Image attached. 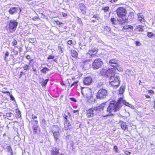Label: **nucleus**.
Wrapping results in <instances>:
<instances>
[{
	"label": "nucleus",
	"mask_w": 155,
	"mask_h": 155,
	"mask_svg": "<svg viewBox=\"0 0 155 155\" xmlns=\"http://www.w3.org/2000/svg\"><path fill=\"white\" fill-rule=\"evenodd\" d=\"M123 104L128 106L131 108H132L134 106L133 105L129 104V103L127 102L124 100L123 98L120 97L119 99L117 102L115 101H112L110 102L108 106L107 107L106 111L108 113V114L106 115H103V117H107L109 116H113L114 114H110L112 112H116L119 110Z\"/></svg>",
	"instance_id": "nucleus-1"
},
{
	"label": "nucleus",
	"mask_w": 155,
	"mask_h": 155,
	"mask_svg": "<svg viewBox=\"0 0 155 155\" xmlns=\"http://www.w3.org/2000/svg\"><path fill=\"white\" fill-rule=\"evenodd\" d=\"M18 22L15 20H11L8 21L7 25V30L10 33H13L16 30Z\"/></svg>",
	"instance_id": "nucleus-2"
},
{
	"label": "nucleus",
	"mask_w": 155,
	"mask_h": 155,
	"mask_svg": "<svg viewBox=\"0 0 155 155\" xmlns=\"http://www.w3.org/2000/svg\"><path fill=\"white\" fill-rule=\"evenodd\" d=\"M116 12L117 16L119 17L117 18V21L120 23L123 18L125 17L127 13L126 10L124 8L120 7L117 8Z\"/></svg>",
	"instance_id": "nucleus-3"
},
{
	"label": "nucleus",
	"mask_w": 155,
	"mask_h": 155,
	"mask_svg": "<svg viewBox=\"0 0 155 155\" xmlns=\"http://www.w3.org/2000/svg\"><path fill=\"white\" fill-rule=\"evenodd\" d=\"M118 75H114L110 78V84L114 87V88L116 89L119 86L120 81V77Z\"/></svg>",
	"instance_id": "nucleus-4"
},
{
	"label": "nucleus",
	"mask_w": 155,
	"mask_h": 155,
	"mask_svg": "<svg viewBox=\"0 0 155 155\" xmlns=\"http://www.w3.org/2000/svg\"><path fill=\"white\" fill-rule=\"evenodd\" d=\"M108 92L107 90L101 88L98 90L96 94V98L98 99L102 100L106 97L107 96Z\"/></svg>",
	"instance_id": "nucleus-5"
},
{
	"label": "nucleus",
	"mask_w": 155,
	"mask_h": 155,
	"mask_svg": "<svg viewBox=\"0 0 155 155\" xmlns=\"http://www.w3.org/2000/svg\"><path fill=\"white\" fill-rule=\"evenodd\" d=\"M119 61L115 59H112L109 60V64L116 69L118 71H122V69L120 67Z\"/></svg>",
	"instance_id": "nucleus-6"
},
{
	"label": "nucleus",
	"mask_w": 155,
	"mask_h": 155,
	"mask_svg": "<svg viewBox=\"0 0 155 155\" xmlns=\"http://www.w3.org/2000/svg\"><path fill=\"white\" fill-rule=\"evenodd\" d=\"M134 14L133 12H130L128 15L127 17H126L125 15V17H124L122 21L120 22L121 24H123L125 22L132 23L134 21Z\"/></svg>",
	"instance_id": "nucleus-7"
},
{
	"label": "nucleus",
	"mask_w": 155,
	"mask_h": 155,
	"mask_svg": "<svg viewBox=\"0 0 155 155\" xmlns=\"http://www.w3.org/2000/svg\"><path fill=\"white\" fill-rule=\"evenodd\" d=\"M103 64V62L100 58H97L94 60L92 63V67L94 69L100 68Z\"/></svg>",
	"instance_id": "nucleus-8"
},
{
	"label": "nucleus",
	"mask_w": 155,
	"mask_h": 155,
	"mask_svg": "<svg viewBox=\"0 0 155 155\" xmlns=\"http://www.w3.org/2000/svg\"><path fill=\"white\" fill-rule=\"evenodd\" d=\"M105 106V103H103L93 107L96 114L103 111Z\"/></svg>",
	"instance_id": "nucleus-9"
},
{
	"label": "nucleus",
	"mask_w": 155,
	"mask_h": 155,
	"mask_svg": "<svg viewBox=\"0 0 155 155\" xmlns=\"http://www.w3.org/2000/svg\"><path fill=\"white\" fill-rule=\"evenodd\" d=\"M21 11V9L19 7H13L10 8L8 12L11 15H13L18 13H19Z\"/></svg>",
	"instance_id": "nucleus-10"
},
{
	"label": "nucleus",
	"mask_w": 155,
	"mask_h": 155,
	"mask_svg": "<svg viewBox=\"0 0 155 155\" xmlns=\"http://www.w3.org/2000/svg\"><path fill=\"white\" fill-rule=\"evenodd\" d=\"M97 51L98 49L97 48H93L87 53V56L90 58L95 57V55L97 54Z\"/></svg>",
	"instance_id": "nucleus-11"
},
{
	"label": "nucleus",
	"mask_w": 155,
	"mask_h": 155,
	"mask_svg": "<svg viewBox=\"0 0 155 155\" xmlns=\"http://www.w3.org/2000/svg\"><path fill=\"white\" fill-rule=\"evenodd\" d=\"M86 116L88 118L93 117L96 114L93 107L86 110Z\"/></svg>",
	"instance_id": "nucleus-12"
},
{
	"label": "nucleus",
	"mask_w": 155,
	"mask_h": 155,
	"mask_svg": "<svg viewBox=\"0 0 155 155\" xmlns=\"http://www.w3.org/2000/svg\"><path fill=\"white\" fill-rule=\"evenodd\" d=\"M115 69L113 68H109L105 71V74L108 77H110L111 78V77L114 76V75H116L114 73Z\"/></svg>",
	"instance_id": "nucleus-13"
},
{
	"label": "nucleus",
	"mask_w": 155,
	"mask_h": 155,
	"mask_svg": "<svg viewBox=\"0 0 155 155\" xmlns=\"http://www.w3.org/2000/svg\"><path fill=\"white\" fill-rule=\"evenodd\" d=\"M34 134H39L41 131V129L38 125L33 124L31 125Z\"/></svg>",
	"instance_id": "nucleus-14"
},
{
	"label": "nucleus",
	"mask_w": 155,
	"mask_h": 155,
	"mask_svg": "<svg viewBox=\"0 0 155 155\" xmlns=\"http://www.w3.org/2000/svg\"><path fill=\"white\" fill-rule=\"evenodd\" d=\"M93 82V78L91 76L85 77L83 80V84L86 85H90Z\"/></svg>",
	"instance_id": "nucleus-15"
},
{
	"label": "nucleus",
	"mask_w": 155,
	"mask_h": 155,
	"mask_svg": "<svg viewBox=\"0 0 155 155\" xmlns=\"http://www.w3.org/2000/svg\"><path fill=\"white\" fill-rule=\"evenodd\" d=\"M78 8L81 10L83 14H85L86 13V7L85 5L82 3H80L78 5Z\"/></svg>",
	"instance_id": "nucleus-16"
},
{
	"label": "nucleus",
	"mask_w": 155,
	"mask_h": 155,
	"mask_svg": "<svg viewBox=\"0 0 155 155\" xmlns=\"http://www.w3.org/2000/svg\"><path fill=\"white\" fill-rule=\"evenodd\" d=\"M59 149L58 147H53L51 151L52 155H57L58 154H59V155H64V154H61L59 152Z\"/></svg>",
	"instance_id": "nucleus-17"
},
{
	"label": "nucleus",
	"mask_w": 155,
	"mask_h": 155,
	"mask_svg": "<svg viewBox=\"0 0 155 155\" xmlns=\"http://www.w3.org/2000/svg\"><path fill=\"white\" fill-rule=\"evenodd\" d=\"M138 17L137 20L141 23H143L145 22V20L144 19V16L141 13H138L137 14Z\"/></svg>",
	"instance_id": "nucleus-18"
},
{
	"label": "nucleus",
	"mask_w": 155,
	"mask_h": 155,
	"mask_svg": "<svg viewBox=\"0 0 155 155\" xmlns=\"http://www.w3.org/2000/svg\"><path fill=\"white\" fill-rule=\"evenodd\" d=\"M52 132L54 137V140L59 138L60 134L58 130H57V131H54V130H52Z\"/></svg>",
	"instance_id": "nucleus-19"
},
{
	"label": "nucleus",
	"mask_w": 155,
	"mask_h": 155,
	"mask_svg": "<svg viewBox=\"0 0 155 155\" xmlns=\"http://www.w3.org/2000/svg\"><path fill=\"white\" fill-rule=\"evenodd\" d=\"M70 54L71 56L74 58H76L78 55V53L75 50H71V51Z\"/></svg>",
	"instance_id": "nucleus-20"
},
{
	"label": "nucleus",
	"mask_w": 155,
	"mask_h": 155,
	"mask_svg": "<svg viewBox=\"0 0 155 155\" xmlns=\"http://www.w3.org/2000/svg\"><path fill=\"white\" fill-rule=\"evenodd\" d=\"M144 26L142 25H139L137 26L135 30L137 31H143Z\"/></svg>",
	"instance_id": "nucleus-21"
},
{
	"label": "nucleus",
	"mask_w": 155,
	"mask_h": 155,
	"mask_svg": "<svg viewBox=\"0 0 155 155\" xmlns=\"http://www.w3.org/2000/svg\"><path fill=\"white\" fill-rule=\"evenodd\" d=\"M55 56L54 55L50 54L47 58V61H48L50 59H53V61L54 62H57V59H54Z\"/></svg>",
	"instance_id": "nucleus-22"
},
{
	"label": "nucleus",
	"mask_w": 155,
	"mask_h": 155,
	"mask_svg": "<svg viewBox=\"0 0 155 155\" xmlns=\"http://www.w3.org/2000/svg\"><path fill=\"white\" fill-rule=\"evenodd\" d=\"M49 71H50L49 69L47 67H45L43 68L40 71L41 73L45 74Z\"/></svg>",
	"instance_id": "nucleus-23"
},
{
	"label": "nucleus",
	"mask_w": 155,
	"mask_h": 155,
	"mask_svg": "<svg viewBox=\"0 0 155 155\" xmlns=\"http://www.w3.org/2000/svg\"><path fill=\"white\" fill-rule=\"evenodd\" d=\"M125 86L124 85H123L120 87L119 90V94H122L124 92L125 89Z\"/></svg>",
	"instance_id": "nucleus-24"
},
{
	"label": "nucleus",
	"mask_w": 155,
	"mask_h": 155,
	"mask_svg": "<svg viewBox=\"0 0 155 155\" xmlns=\"http://www.w3.org/2000/svg\"><path fill=\"white\" fill-rule=\"evenodd\" d=\"M49 81L48 79H47L45 80H44V79H43V81L41 82V85L42 87H45L46 85H47V84Z\"/></svg>",
	"instance_id": "nucleus-25"
},
{
	"label": "nucleus",
	"mask_w": 155,
	"mask_h": 155,
	"mask_svg": "<svg viewBox=\"0 0 155 155\" xmlns=\"http://www.w3.org/2000/svg\"><path fill=\"white\" fill-rule=\"evenodd\" d=\"M120 127L121 129L125 131L126 130H127L128 127L126 124V122L125 123L123 124H120Z\"/></svg>",
	"instance_id": "nucleus-26"
},
{
	"label": "nucleus",
	"mask_w": 155,
	"mask_h": 155,
	"mask_svg": "<svg viewBox=\"0 0 155 155\" xmlns=\"http://www.w3.org/2000/svg\"><path fill=\"white\" fill-rule=\"evenodd\" d=\"M78 81H76L73 83L71 86V87H73V88L76 87L78 85Z\"/></svg>",
	"instance_id": "nucleus-27"
},
{
	"label": "nucleus",
	"mask_w": 155,
	"mask_h": 155,
	"mask_svg": "<svg viewBox=\"0 0 155 155\" xmlns=\"http://www.w3.org/2000/svg\"><path fill=\"white\" fill-rule=\"evenodd\" d=\"M9 52L8 51H6V52L5 54V56L4 57V59L5 62H7L8 61V60L7 58L9 55Z\"/></svg>",
	"instance_id": "nucleus-28"
},
{
	"label": "nucleus",
	"mask_w": 155,
	"mask_h": 155,
	"mask_svg": "<svg viewBox=\"0 0 155 155\" xmlns=\"http://www.w3.org/2000/svg\"><path fill=\"white\" fill-rule=\"evenodd\" d=\"M7 151L11 153V155H13V153L12 152V150L11 147L10 146H8L7 147Z\"/></svg>",
	"instance_id": "nucleus-29"
},
{
	"label": "nucleus",
	"mask_w": 155,
	"mask_h": 155,
	"mask_svg": "<svg viewBox=\"0 0 155 155\" xmlns=\"http://www.w3.org/2000/svg\"><path fill=\"white\" fill-rule=\"evenodd\" d=\"M54 140L55 142V143L57 144L58 146H59L60 145L61 143V141L59 138Z\"/></svg>",
	"instance_id": "nucleus-30"
},
{
	"label": "nucleus",
	"mask_w": 155,
	"mask_h": 155,
	"mask_svg": "<svg viewBox=\"0 0 155 155\" xmlns=\"http://www.w3.org/2000/svg\"><path fill=\"white\" fill-rule=\"evenodd\" d=\"M103 28L105 31L107 32H109L111 30L110 28L108 26H104Z\"/></svg>",
	"instance_id": "nucleus-31"
},
{
	"label": "nucleus",
	"mask_w": 155,
	"mask_h": 155,
	"mask_svg": "<svg viewBox=\"0 0 155 155\" xmlns=\"http://www.w3.org/2000/svg\"><path fill=\"white\" fill-rule=\"evenodd\" d=\"M103 85V83L102 82H99L97 83L96 85L97 88H99L100 87H102Z\"/></svg>",
	"instance_id": "nucleus-32"
},
{
	"label": "nucleus",
	"mask_w": 155,
	"mask_h": 155,
	"mask_svg": "<svg viewBox=\"0 0 155 155\" xmlns=\"http://www.w3.org/2000/svg\"><path fill=\"white\" fill-rule=\"evenodd\" d=\"M41 127H45L46 125V121L44 119H42L41 122Z\"/></svg>",
	"instance_id": "nucleus-33"
},
{
	"label": "nucleus",
	"mask_w": 155,
	"mask_h": 155,
	"mask_svg": "<svg viewBox=\"0 0 155 155\" xmlns=\"http://www.w3.org/2000/svg\"><path fill=\"white\" fill-rule=\"evenodd\" d=\"M147 36L149 38H152L153 37L155 36V35L153 33L151 32H147Z\"/></svg>",
	"instance_id": "nucleus-34"
},
{
	"label": "nucleus",
	"mask_w": 155,
	"mask_h": 155,
	"mask_svg": "<svg viewBox=\"0 0 155 155\" xmlns=\"http://www.w3.org/2000/svg\"><path fill=\"white\" fill-rule=\"evenodd\" d=\"M129 28L132 29L133 28V27L132 26L127 25L124 26L123 28V29H129Z\"/></svg>",
	"instance_id": "nucleus-35"
},
{
	"label": "nucleus",
	"mask_w": 155,
	"mask_h": 155,
	"mask_svg": "<svg viewBox=\"0 0 155 155\" xmlns=\"http://www.w3.org/2000/svg\"><path fill=\"white\" fill-rule=\"evenodd\" d=\"M110 21L111 22L112 24H113L114 25H116L117 24V21L114 18H111L110 19Z\"/></svg>",
	"instance_id": "nucleus-36"
},
{
	"label": "nucleus",
	"mask_w": 155,
	"mask_h": 155,
	"mask_svg": "<svg viewBox=\"0 0 155 155\" xmlns=\"http://www.w3.org/2000/svg\"><path fill=\"white\" fill-rule=\"evenodd\" d=\"M23 68L24 70L27 71L29 70L30 68V66L29 65L25 64V65L23 66Z\"/></svg>",
	"instance_id": "nucleus-37"
},
{
	"label": "nucleus",
	"mask_w": 155,
	"mask_h": 155,
	"mask_svg": "<svg viewBox=\"0 0 155 155\" xmlns=\"http://www.w3.org/2000/svg\"><path fill=\"white\" fill-rule=\"evenodd\" d=\"M64 121V124L65 126H67V127H69L71 125V124L70 123L69 121L68 120L66 121Z\"/></svg>",
	"instance_id": "nucleus-38"
},
{
	"label": "nucleus",
	"mask_w": 155,
	"mask_h": 155,
	"mask_svg": "<svg viewBox=\"0 0 155 155\" xmlns=\"http://www.w3.org/2000/svg\"><path fill=\"white\" fill-rule=\"evenodd\" d=\"M102 9L103 10H104V12H107L109 10V7L108 6L103 7L102 8Z\"/></svg>",
	"instance_id": "nucleus-39"
},
{
	"label": "nucleus",
	"mask_w": 155,
	"mask_h": 155,
	"mask_svg": "<svg viewBox=\"0 0 155 155\" xmlns=\"http://www.w3.org/2000/svg\"><path fill=\"white\" fill-rule=\"evenodd\" d=\"M114 151L116 153H119V150L118 149L117 147L116 146H114Z\"/></svg>",
	"instance_id": "nucleus-40"
},
{
	"label": "nucleus",
	"mask_w": 155,
	"mask_h": 155,
	"mask_svg": "<svg viewBox=\"0 0 155 155\" xmlns=\"http://www.w3.org/2000/svg\"><path fill=\"white\" fill-rule=\"evenodd\" d=\"M7 93H9L10 94V97L11 99V100L12 101H15V98H14L13 96L12 95V94H10V93L9 91L6 92Z\"/></svg>",
	"instance_id": "nucleus-41"
},
{
	"label": "nucleus",
	"mask_w": 155,
	"mask_h": 155,
	"mask_svg": "<svg viewBox=\"0 0 155 155\" xmlns=\"http://www.w3.org/2000/svg\"><path fill=\"white\" fill-rule=\"evenodd\" d=\"M38 121L36 120H33V121L32 122L31 124L33 125V124H37L38 125Z\"/></svg>",
	"instance_id": "nucleus-42"
},
{
	"label": "nucleus",
	"mask_w": 155,
	"mask_h": 155,
	"mask_svg": "<svg viewBox=\"0 0 155 155\" xmlns=\"http://www.w3.org/2000/svg\"><path fill=\"white\" fill-rule=\"evenodd\" d=\"M93 18H94L97 20H98L100 18V17L98 14L93 15Z\"/></svg>",
	"instance_id": "nucleus-43"
},
{
	"label": "nucleus",
	"mask_w": 155,
	"mask_h": 155,
	"mask_svg": "<svg viewBox=\"0 0 155 155\" xmlns=\"http://www.w3.org/2000/svg\"><path fill=\"white\" fill-rule=\"evenodd\" d=\"M32 68L33 70V71H34V73L35 74H36L37 73V69L34 66H33L32 67Z\"/></svg>",
	"instance_id": "nucleus-44"
},
{
	"label": "nucleus",
	"mask_w": 155,
	"mask_h": 155,
	"mask_svg": "<svg viewBox=\"0 0 155 155\" xmlns=\"http://www.w3.org/2000/svg\"><path fill=\"white\" fill-rule=\"evenodd\" d=\"M62 116L65 119V121H66L68 120L67 119L68 116L65 114H63Z\"/></svg>",
	"instance_id": "nucleus-45"
},
{
	"label": "nucleus",
	"mask_w": 155,
	"mask_h": 155,
	"mask_svg": "<svg viewBox=\"0 0 155 155\" xmlns=\"http://www.w3.org/2000/svg\"><path fill=\"white\" fill-rule=\"evenodd\" d=\"M12 113L9 112L6 113V116L8 117H11L12 116Z\"/></svg>",
	"instance_id": "nucleus-46"
},
{
	"label": "nucleus",
	"mask_w": 155,
	"mask_h": 155,
	"mask_svg": "<svg viewBox=\"0 0 155 155\" xmlns=\"http://www.w3.org/2000/svg\"><path fill=\"white\" fill-rule=\"evenodd\" d=\"M135 44L137 46H139L141 45V44L138 41H135Z\"/></svg>",
	"instance_id": "nucleus-47"
},
{
	"label": "nucleus",
	"mask_w": 155,
	"mask_h": 155,
	"mask_svg": "<svg viewBox=\"0 0 155 155\" xmlns=\"http://www.w3.org/2000/svg\"><path fill=\"white\" fill-rule=\"evenodd\" d=\"M69 99L71 101H72L74 102H76L77 101L75 98L74 97H70Z\"/></svg>",
	"instance_id": "nucleus-48"
},
{
	"label": "nucleus",
	"mask_w": 155,
	"mask_h": 155,
	"mask_svg": "<svg viewBox=\"0 0 155 155\" xmlns=\"http://www.w3.org/2000/svg\"><path fill=\"white\" fill-rule=\"evenodd\" d=\"M73 143L72 142H70L69 143H68V145H67V147H73Z\"/></svg>",
	"instance_id": "nucleus-49"
},
{
	"label": "nucleus",
	"mask_w": 155,
	"mask_h": 155,
	"mask_svg": "<svg viewBox=\"0 0 155 155\" xmlns=\"http://www.w3.org/2000/svg\"><path fill=\"white\" fill-rule=\"evenodd\" d=\"M56 23L57 24L60 25L61 26H62L63 25V23L58 20L56 21Z\"/></svg>",
	"instance_id": "nucleus-50"
},
{
	"label": "nucleus",
	"mask_w": 155,
	"mask_h": 155,
	"mask_svg": "<svg viewBox=\"0 0 155 155\" xmlns=\"http://www.w3.org/2000/svg\"><path fill=\"white\" fill-rule=\"evenodd\" d=\"M12 44L13 46H15L17 44V41L15 40H14L12 42Z\"/></svg>",
	"instance_id": "nucleus-51"
},
{
	"label": "nucleus",
	"mask_w": 155,
	"mask_h": 155,
	"mask_svg": "<svg viewBox=\"0 0 155 155\" xmlns=\"http://www.w3.org/2000/svg\"><path fill=\"white\" fill-rule=\"evenodd\" d=\"M31 118L32 119L34 120L35 119H36L37 118V116L36 115H34V114H32L31 115Z\"/></svg>",
	"instance_id": "nucleus-52"
},
{
	"label": "nucleus",
	"mask_w": 155,
	"mask_h": 155,
	"mask_svg": "<svg viewBox=\"0 0 155 155\" xmlns=\"http://www.w3.org/2000/svg\"><path fill=\"white\" fill-rule=\"evenodd\" d=\"M148 93H150L152 94H153L154 93V91L152 90H148Z\"/></svg>",
	"instance_id": "nucleus-53"
},
{
	"label": "nucleus",
	"mask_w": 155,
	"mask_h": 155,
	"mask_svg": "<svg viewBox=\"0 0 155 155\" xmlns=\"http://www.w3.org/2000/svg\"><path fill=\"white\" fill-rule=\"evenodd\" d=\"M73 112L74 113H77L75 114L77 115L79 114L78 110H73Z\"/></svg>",
	"instance_id": "nucleus-54"
},
{
	"label": "nucleus",
	"mask_w": 155,
	"mask_h": 155,
	"mask_svg": "<svg viewBox=\"0 0 155 155\" xmlns=\"http://www.w3.org/2000/svg\"><path fill=\"white\" fill-rule=\"evenodd\" d=\"M72 40H69L68 41V44L69 45H71L72 44Z\"/></svg>",
	"instance_id": "nucleus-55"
},
{
	"label": "nucleus",
	"mask_w": 155,
	"mask_h": 155,
	"mask_svg": "<svg viewBox=\"0 0 155 155\" xmlns=\"http://www.w3.org/2000/svg\"><path fill=\"white\" fill-rule=\"evenodd\" d=\"M78 22L80 23H82L81 20V18H78Z\"/></svg>",
	"instance_id": "nucleus-56"
},
{
	"label": "nucleus",
	"mask_w": 155,
	"mask_h": 155,
	"mask_svg": "<svg viewBox=\"0 0 155 155\" xmlns=\"http://www.w3.org/2000/svg\"><path fill=\"white\" fill-rule=\"evenodd\" d=\"M26 58L28 60H29L31 59V57L30 55H27L26 56Z\"/></svg>",
	"instance_id": "nucleus-57"
},
{
	"label": "nucleus",
	"mask_w": 155,
	"mask_h": 155,
	"mask_svg": "<svg viewBox=\"0 0 155 155\" xmlns=\"http://www.w3.org/2000/svg\"><path fill=\"white\" fill-rule=\"evenodd\" d=\"M125 123V122L122 121V120H120V121H119V123L120 124H124V123Z\"/></svg>",
	"instance_id": "nucleus-58"
},
{
	"label": "nucleus",
	"mask_w": 155,
	"mask_h": 155,
	"mask_svg": "<svg viewBox=\"0 0 155 155\" xmlns=\"http://www.w3.org/2000/svg\"><path fill=\"white\" fill-rule=\"evenodd\" d=\"M125 153L127 155H129L130 154V152L128 151H126Z\"/></svg>",
	"instance_id": "nucleus-59"
},
{
	"label": "nucleus",
	"mask_w": 155,
	"mask_h": 155,
	"mask_svg": "<svg viewBox=\"0 0 155 155\" xmlns=\"http://www.w3.org/2000/svg\"><path fill=\"white\" fill-rule=\"evenodd\" d=\"M152 105H153V107L155 108V101L154 100L152 101Z\"/></svg>",
	"instance_id": "nucleus-60"
},
{
	"label": "nucleus",
	"mask_w": 155,
	"mask_h": 155,
	"mask_svg": "<svg viewBox=\"0 0 155 155\" xmlns=\"http://www.w3.org/2000/svg\"><path fill=\"white\" fill-rule=\"evenodd\" d=\"M24 73L23 71H21L20 73V78H21V76Z\"/></svg>",
	"instance_id": "nucleus-61"
},
{
	"label": "nucleus",
	"mask_w": 155,
	"mask_h": 155,
	"mask_svg": "<svg viewBox=\"0 0 155 155\" xmlns=\"http://www.w3.org/2000/svg\"><path fill=\"white\" fill-rule=\"evenodd\" d=\"M117 0H111L109 2L111 3H113L117 1Z\"/></svg>",
	"instance_id": "nucleus-62"
},
{
	"label": "nucleus",
	"mask_w": 155,
	"mask_h": 155,
	"mask_svg": "<svg viewBox=\"0 0 155 155\" xmlns=\"http://www.w3.org/2000/svg\"><path fill=\"white\" fill-rule=\"evenodd\" d=\"M145 97L147 98H150V96H149V95H147L145 96Z\"/></svg>",
	"instance_id": "nucleus-63"
},
{
	"label": "nucleus",
	"mask_w": 155,
	"mask_h": 155,
	"mask_svg": "<svg viewBox=\"0 0 155 155\" xmlns=\"http://www.w3.org/2000/svg\"><path fill=\"white\" fill-rule=\"evenodd\" d=\"M68 115L70 117H71V114L70 112H68Z\"/></svg>",
	"instance_id": "nucleus-64"
}]
</instances>
